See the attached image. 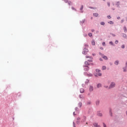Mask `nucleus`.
Here are the masks:
<instances>
[{
	"instance_id": "obj_1",
	"label": "nucleus",
	"mask_w": 127,
	"mask_h": 127,
	"mask_svg": "<svg viewBox=\"0 0 127 127\" xmlns=\"http://www.w3.org/2000/svg\"><path fill=\"white\" fill-rule=\"evenodd\" d=\"M96 75H95V76H102V73L100 72H101V71L99 69H96Z\"/></svg>"
},
{
	"instance_id": "obj_2",
	"label": "nucleus",
	"mask_w": 127,
	"mask_h": 127,
	"mask_svg": "<svg viewBox=\"0 0 127 127\" xmlns=\"http://www.w3.org/2000/svg\"><path fill=\"white\" fill-rule=\"evenodd\" d=\"M116 86V83L115 82H112L109 86L110 89L114 88Z\"/></svg>"
},
{
	"instance_id": "obj_3",
	"label": "nucleus",
	"mask_w": 127,
	"mask_h": 127,
	"mask_svg": "<svg viewBox=\"0 0 127 127\" xmlns=\"http://www.w3.org/2000/svg\"><path fill=\"white\" fill-rule=\"evenodd\" d=\"M93 125L94 127H101L100 125H98L97 123H93Z\"/></svg>"
},
{
	"instance_id": "obj_4",
	"label": "nucleus",
	"mask_w": 127,
	"mask_h": 127,
	"mask_svg": "<svg viewBox=\"0 0 127 127\" xmlns=\"http://www.w3.org/2000/svg\"><path fill=\"white\" fill-rule=\"evenodd\" d=\"M93 90V87L92 86L90 85L89 87V91H90V92H92Z\"/></svg>"
},
{
	"instance_id": "obj_5",
	"label": "nucleus",
	"mask_w": 127,
	"mask_h": 127,
	"mask_svg": "<svg viewBox=\"0 0 127 127\" xmlns=\"http://www.w3.org/2000/svg\"><path fill=\"white\" fill-rule=\"evenodd\" d=\"M84 70H85V71H88L89 70V66H85L84 67Z\"/></svg>"
},
{
	"instance_id": "obj_6",
	"label": "nucleus",
	"mask_w": 127,
	"mask_h": 127,
	"mask_svg": "<svg viewBox=\"0 0 127 127\" xmlns=\"http://www.w3.org/2000/svg\"><path fill=\"white\" fill-rule=\"evenodd\" d=\"M93 15L94 16H95L96 17H97V16H98V15H99V14H98V13H93Z\"/></svg>"
},
{
	"instance_id": "obj_7",
	"label": "nucleus",
	"mask_w": 127,
	"mask_h": 127,
	"mask_svg": "<svg viewBox=\"0 0 127 127\" xmlns=\"http://www.w3.org/2000/svg\"><path fill=\"white\" fill-rule=\"evenodd\" d=\"M97 88H100V87H102V84H101V83H99L98 84H97Z\"/></svg>"
},
{
	"instance_id": "obj_8",
	"label": "nucleus",
	"mask_w": 127,
	"mask_h": 127,
	"mask_svg": "<svg viewBox=\"0 0 127 127\" xmlns=\"http://www.w3.org/2000/svg\"><path fill=\"white\" fill-rule=\"evenodd\" d=\"M103 58L104 59H105V60H108V57H107V56H104Z\"/></svg>"
},
{
	"instance_id": "obj_9",
	"label": "nucleus",
	"mask_w": 127,
	"mask_h": 127,
	"mask_svg": "<svg viewBox=\"0 0 127 127\" xmlns=\"http://www.w3.org/2000/svg\"><path fill=\"white\" fill-rule=\"evenodd\" d=\"M84 90L83 88H81L80 89V93H83L84 92Z\"/></svg>"
},
{
	"instance_id": "obj_10",
	"label": "nucleus",
	"mask_w": 127,
	"mask_h": 127,
	"mask_svg": "<svg viewBox=\"0 0 127 127\" xmlns=\"http://www.w3.org/2000/svg\"><path fill=\"white\" fill-rule=\"evenodd\" d=\"M83 120L82 121V122H85V121H86V117H83Z\"/></svg>"
},
{
	"instance_id": "obj_11",
	"label": "nucleus",
	"mask_w": 127,
	"mask_h": 127,
	"mask_svg": "<svg viewBox=\"0 0 127 127\" xmlns=\"http://www.w3.org/2000/svg\"><path fill=\"white\" fill-rule=\"evenodd\" d=\"M108 23H110V24H114V22L110 21L108 22Z\"/></svg>"
},
{
	"instance_id": "obj_12",
	"label": "nucleus",
	"mask_w": 127,
	"mask_h": 127,
	"mask_svg": "<svg viewBox=\"0 0 127 127\" xmlns=\"http://www.w3.org/2000/svg\"><path fill=\"white\" fill-rule=\"evenodd\" d=\"M115 64L116 65H118V64H119V61H116L115 62Z\"/></svg>"
},
{
	"instance_id": "obj_13",
	"label": "nucleus",
	"mask_w": 127,
	"mask_h": 127,
	"mask_svg": "<svg viewBox=\"0 0 127 127\" xmlns=\"http://www.w3.org/2000/svg\"><path fill=\"white\" fill-rule=\"evenodd\" d=\"M124 30L125 32H127V27H124Z\"/></svg>"
},
{
	"instance_id": "obj_14",
	"label": "nucleus",
	"mask_w": 127,
	"mask_h": 127,
	"mask_svg": "<svg viewBox=\"0 0 127 127\" xmlns=\"http://www.w3.org/2000/svg\"><path fill=\"white\" fill-rule=\"evenodd\" d=\"M98 116H99V117H102V116H103V115L102 114V113H98Z\"/></svg>"
},
{
	"instance_id": "obj_15",
	"label": "nucleus",
	"mask_w": 127,
	"mask_h": 127,
	"mask_svg": "<svg viewBox=\"0 0 127 127\" xmlns=\"http://www.w3.org/2000/svg\"><path fill=\"white\" fill-rule=\"evenodd\" d=\"M100 24H101V25H105V22H101L100 23Z\"/></svg>"
},
{
	"instance_id": "obj_16",
	"label": "nucleus",
	"mask_w": 127,
	"mask_h": 127,
	"mask_svg": "<svg viewBox=\"0 0 127 127\" xmlns=\"http://www.w3.org/2000/svg\"><path fill=\"white\" fill-rule=\"evenodd\" d=\"M85 65H90V64H89V63H88V62H85Z\"/></svg>"
},
{
	"instance_id": "obj_17",
	"label": "nucleus",
	"mask_w": 127,
	"mask_h": 127,
	"mask_svg": "<svg viewBox=\"0 0 127 127\" xmlns=\"http://www.w3.org/2000/svg\"><path fill=\"white\" fill-rule=\"evenodd\" d=\"M78 106L80 107V108H81V107H82V103H79L78 104Z\"/></svg>"
},
{
	"instance_id": "obj_18",
	"label": "nucleus",
	"mask_w": 127,
	"mask_h": 127,
	"mask_svg": "<svg viewBox=\"0 0 127 127\" xmlns=\"http://www.w3.org/2000/svg\"><path fill=\"white\" fill-rule=\"evenodd\" d=\"M88 35H89V36H90V37H91V36H92V33H89V34H88Z\"/></svg>"
},
{
	"instance_id": "obj_19",
	"label": "nucleus",
	"mask_w": 127,
	"mask_h": 127,
	"mask_svg": "<svg viewBox=\"0 0 127 127\" xmlns=\"http://www.w3.org/2000/svg\"><path fill=\"white\" fill-rule=\"evenodd\" d=\"M77 124H79V121H80V118H77Z\"/></svg>"
},
{
	"instance_id": "obj_20",
	"label": "nucleus",
	"mask_w": 127,
	"mask_h": 127,
	"mask_svg": "<svg viewBox=\"0 0 127 127\" xmlns=\"http://www.w3.org/2000/svg\"><path fill=\"white\" fill-rule=\"evenodd\" d=\"M95 41H92V45H95Z\"/></svg>"
},
{
	"instance_id": "obj_21",
	"label": "nucleus",
	"mask_w": 127,
	"mask_h": 127,
	"mask_svg": "<svg viewBox=\"0 0 127 127\" xmlns=\"http://www.w3.org/2000/svg\"><path fill=\"white\" fill-rule=\"evenodd\" d=\"M102 70H106V66H103L102 67Z\"/></svg>"
},
{
	"instance_id": "obj_22",
	"label": "nucleus",
	"mask_w": 127,
	"mask_h": 127,
	"mask_svg": "<svg viewBox=\"0 0 127 127\" xmlns=\"http://www.w3.org/2000/svg\"><path fill=\"white\" fill-rule=\"evenodd\" d=\"M109 44H111V45H114V43H113V42H110Z\"/></svg>"
},
{
	"instance_id": "obj_23",
	"label": "nucleus",
	"mask_w": 127,
	"mask_h": 127,
	"mask_svg": "<svg viewBox=\"0 0 127 127\" xmlns=\"http://www.w3.org/2000/svg\"><path fill=\"white\" fill-rule=\"evenodd\" d=\"M107 4L108 5V6H111V3L110 2H107Z\"/></svg>"
},
{
	"instance_id": "obj_24",
	"label": "nucleus",
	"mask_w": 127,
	"mask_h": 127,
	"mask_svg": "<svg viewBox=\"0 0 127 127\" xmlns=\"http://www.w3.org/2000/svg\"><path fill=\"white\" fill-rule=\"evenodd\" d=\"M119 43V41H118V40H116V41H115V44H118Z\"/></svg>"
},
{
	"instance_id": "obj_25",
	"label": "nucleus",
	"mask_w": 127,
	"mask_h": 127,
	"mask_svg": "<svg viewBox=\"0 0 127 127\" xmlns=\"http://www.w3.org/2000/svg\"><path fill=\"white\" fill-rule=\"evenodd\" d=\"M71 3H72V2L71 1L68 2V5H71Z\"/></svg>"
},
{
	"instance_id": "obj_26",
	"label": "nucleus",
	"mask_w": 127,
	"mask_h": 127,
	"mask_svg": "<svg viewBox=\"0 0 127 127\" xmlns=\"http://www.w3.org/2000/svg\"><path fill=\"white\" fill-rule=\"evenodd\" d=\"M86 58H92V57H89L88 56H86Z\"/></svg>"
},
{
	"instance_id": "obj_27",
	"label": "nucleus",
	"mask_w": 127,
	"mask_h": 127,
	"mask_svg": "<svg viewBox=\"0 0 127 127\" xmlns=\"http://www.w3.org/2000/svg\"><path fill=\"white\" fill-rule=\"evenodd\" d=\"M80 10L82 11L83 10V5L81 6V7L80 8Z\"/></svg>"
},
{
	"instance_id": "obj_28",
	"label": "nucleus",
	"mask_w": 127,
	"mask_h": 127,
	"mask_svg": "<svg viewBox=\"0 0 127 127\" xmlns=\"http://www.w3.org/2000/svg\"><path fill=\"white\" fill-rule=\"evenodd\" d=\"M107 17H108V18H109V19H111V16H108Z\"/></svg>"
},
{
	"instance_id": "obj_29",
	"label": "nucleus",
	"mask_w": 127,
	"mask_h": 127,
	"mask_svg": "<svg viewBox=\"0 0 127 127\" xmlns=\"http://www.w3.org/2000/svg\"><path fill=\"white\" fill-rule=\"evenodd\" d=\"M64 0V2H68V0Z\"/></svg>"
},
{
	"instance_id": "obj_30",
	"label": "nucleus",
	"mask_w": 127,
	"mask_h": 127,
	"mask_svg": "<svg viewBox=\"0 0 127 127\" xmlns=\"http://www.w3.org/2000/svg\"><path fill=\"white\" fill-rule=\"evenodd\" d=\"M103 127H107V126H106V124H105V123H103Z\"/></svg>"
},
{
	"instance_id": "obj_31",
	"label": "nucleus",
	"mask_w": 127,
	"mask_h": 127,
	"mask_svg": "<svg viewBox=\"0 0 127 127\" xmlns=\"http://www.w3.org/2000/svg\"><path fill=\"white\" fill-rule=\"evenodd\" d=\"M105 44H106L105 42L102 43V45H103V46H105Z\"/></svg>"
},
{
	"instance_id": "obj_32",
	"label": "nucleus",
	"mask_w": 127,
	"mask_h": 127,
	"mask_svg": "<svg viewBox=\"0 0 127 127\" xmlns=\"http://www.w3.org/2000/svg\"><path fill=\"white\" fill-rule=\"evenodd\" d=\"M122 48H125V46L124 45H123L122 46Z\"/></svg>"
},
{
	"instance_id": "obj_33",
	"label": "nucleus",
	"mask_w": 127,
	"mask_h": 127,
	"mask_svg": "<svg viewBox=\"0 0 127 127\" xmlns=\"http://www.w3.org/2000/svg\"><path fill=\"white\" fill-rule=\"evenodd\" d=\"M90 104H91V102H87V105H90Z\"/></svg>"
},
{
	"instance_id": "obj_34",
	"label": "nucleus",
	"mask_w": 127,
	"mask_h": 127,
	"mask_svg": "<svg viewBox=\"0 0 127 127\" xmlns=\"http://www.w3.org/2000/svg\"><path fill=\"white\" fill-rule=\"evenodd\" d=\"M91 31H92V32H94V31H95V30L92 29V30H91Z\"/></svg>"
},
{
	"instance_id": "obj_35",
	"label": "nucleus",
	"mask_w": 127,
	"mask_h": 127,
	"mask_svg": "<svg viewBox=\"0 0 127 127\" xmlns=\"http://www.w3.org/2000/svg\"><path fill=\"white\" fill-rule=\"evenodd\" d=\"M79 98H80V99H81V98H82V96L81 95H79Z\"/></svg>"
},
{
	"instance_id": "obj_36",
	"label": "nucleus",
	"mask_w": 127,
	"mask_h": 127,
	"mask_svg": "<svg viewBox=\"0 0 127 127\" xmlns=\"http://www.w3.org/2000/svg\"><path fill=\"white\" fill-rule=\"evenodd\" d=\"M100 49H101V50H103V49H104V48H103V47H101Z\"/></svg>"
},
{
	"instance_id": "obj_37",
	"label": "nucleus",
	"mask_w": 127,
	"mask_h": 127,
	"mask_svg": "<svg viewBox=\"0 0 127 127\" xmlns=\"http://www.w3.org/2000/svg\"><path fill=\"white\" fill-rule=\"evenodd\" d=\"M100 61H103V59H102L101 58L100 59Z\"/></svg>"
},
{
	"instance_id": "obj_38",
	"label": "nucleus",
	"mask_w": 127,
	"mask_h": 127,
	"mask_svg": "<svg viewBox=\"0 0 127 127\" xmlns=\"http://www.w3.org/2000/svg\"><path fill=\"white\" fill-rule=\"evenodd\" d=\"M72 9H75V8H74V7H71Z\"/></svg>"
},
{
	"instance_id": "obj_39",
	"label": "nucleus",
	"mask_w": 127,
	"mask_h": 127,
	"mask_svg": "<svg viewBox=\"0 0 127 127\" xmlns=\"http://www.w3.org/2000/svg\"><path fill=\"white\" fill-rule=\"evenodd\" d=\"M124 72H127V70L126 69L124 70Z\"/></svg>"
},
{
	"instance_id": "obj_40",
	"label": "nucleus",
	"mask_w": 127,
	"mask_h": 127,
	"mask_svg": "<svg viewBox=\"0 0 127 127\" xmlns=\"http://www.w3.org/2000/svg\"><path fill=\"white\" fill-rule=\"evenodd\" d=\"M100 55H102V53H99Z\"/></svg>"
},
{
	"instance_id": "obj_41",
	"label": "nucleus",
	"mask_w": 127,
	"mask_h": 127,
	"mask_svg": "<svg viewBox=\"0 0 127 127\" xmlns=\"http://www.w3.org/2000/svg\"><path fill=\"white\" fill-rule=\"evenodd\" d=\"M90 61L91 62H92V60H91L90 61Z\"/></svg>"
},
{
	"instance_id": "obj_42",
	"label": "nucleus",
	"mask_w": 127,
	"mask_h": 127,
	"mask_svg": "<svg viewBox=\"0 0 127 127\" xmlns=\"http://www.w3.org/2000/svg\"><path fill=\"white\" fill-rule=\"evenodd\" d=\"M90 76H93V74H90Z\"/></svg>"
},
{
	"instance_id": "obj_43",
	"label": "nucleus",
	"mask_w": 127,
	"mask_h": 127,
	"mask_svg": "<svg viewBox=\"0 0 127 127\" xmlns=\"http://www.w3.org/2000/svg\"><path fill=\"white\" fill-rule=\"evenodd\" d=\"M126 65H127V63H126Z\"/></svg>"
},
{
	"instance_id": "obj_44",
	"label": "nucleus",
	"mask_w": 127,
	"mask_h": 127,
	"mask_svg": "<svg viewBox=\"0 0 127 127\" xmlns=\"http://www.w3.org/2000/svg\"><path fill=\"white\" fill-rule=\"evenodd\" d=\"M126 114H127V111H126Z\"/></svg>"
},
{
	"instance_id": "obj_45",
	"label": "nucleus",
	"mask_w": 127,
	"mask_h": 127,
	"mask_svg": "<svg viewBox=\"0 0 127 127\" xmlns=\"http://www.w3.org/2000/svg\"><path fill=\"white\" fill-rule=\"evenodd\" d=\"M73 115H75V112L73 113Z\"/></svg>"
},
{
	"instance_id": "obj_46",
	"label": "nucleus",
	"mask_w": 127,
	"mask_h": 127,
	"mask_svg": "<svg viewBox=\"0 0 127 127\" xmlns=\"http://www.w3.org/2000/svg\"><path fill=\"white\" fill-rule=\"evenodd\" d=\"M90 8H93V7H90Z\"/></svg>"
},
{
	"instance_id": "obj_47",
	"label": "nucleus",
	"mask_w": 127,
	"mask_h": 127,
	"mask_svg": "<svg viewBox=\"0 0 127 127\" xmlns=\"http://www.w3.org/2000/svg\"><path fill=\"white\" fill-rule=\"evenodd\" d=\"M88 124V123H86V125H87Z\"/></svg>"
},
{
	"instance_id": "obj_48",
	"label": "nucleus",
	"mask_w": 127,
	"mask_h": 127,
	"mask_svg": "<svg viewBox=\"0 0 127 127\" xmlns=\"http://www.w3.org/2000/svg\"><path fill=\"white\" fill-rule=\"evenodd\" d=\"M104 1L106 0H103Z\"/></svg>"
},
{
	"instance_id": "obj_49",
	"label": "nucleus",
	"mask_w": 127,
	"mask_h": 127,
	"mask_svg": "<svg viewBox=\"0 0 127 127\" xmlns=\"http://www.w3.org/2000/svg\"><path fill=\"white\" fill-rule=\"evenodd\" d=\"M119 18H120V17H119V18H118V19H119Z\"/></svg>"
}]
</instances>
